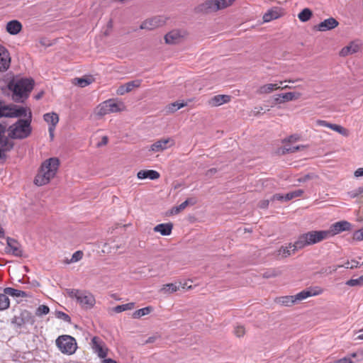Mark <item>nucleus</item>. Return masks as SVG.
I'll return each instance as SVG.
<instances>
[{
	"instance_id": "1",
	"label": "nucleus",
	"mask_w": 363,
	"mask_h": 363,
	"mask_svg": "<svg viewBox=\"0 0 363 363\" xmlns=\"http://www.w3.org/2000/svg\"><path fill=\"white\" fill-rule=\"evenodd\" d=\"M59 165V160L56 157L46 160L42 164L38 173L35 176L34 183L38 186H43L49 183L55 176Z\"/></svg>"
},
{
	"instance_id": "2",
	"label": "nucleus",
	"mask_w": 363,
	"mask_h": 363,
	"mask_svg": "<svg viewBox=\"0 0 363 363\" xmlns=\"http://www.w3.org/2000/svg\"><path fill=\"white\" fill-rule=\"evenodd\" d=\"M33 86L34 81L30 78L12 80L9 84V89L13 91V99L18 102H23L28 97Z\"/></svg>"
},
{
	"instance_id": "3",
	"label": "nucleus",
	"mask_w": 363,
	"mask_h": 363,
	"mask_svg": "<svg viewBox=\"0 0 363 363\" xmlns=\"http://www.w3.org/2000/svg\"><path fill=\"white\" fill-rule=\"evenodd\" d=\"M31 115L25 119H18L14 123L9 125L7 132L13 140H23L28 138L32 133Z\"/></svg>"
},
{
	"instance_id": "4",
	"label": "nucleus",
	"mask_w": 363,
	"mask_h": 363,
	"mask_svg": "<svg viewBox=\"0 0 363 363\" xmlns=\"http://www.w3.org/2000/svg\"><path fill=\"white\" fill-rule=\"evenodd\" d=\"M325 239H328V236L325 230H313L303 233L293 244V251L296 252L306 246L318 243Z\"/></svg>"
},
{
	"instance_id": "5",
	"label": "nucleus",
	"mask_w": 363,
	"mask_h": 363,
	"mask_svg": "<svg viewBox=\"0 0 363 363\" xmlns=\"http://www.w3.org/2000/svg\"><path fill=\"white\" fill-rule=\"evenodd\" d=\"M67 293L71 298H75L80 306L84 309H91L95 305V298L94 295L89 291L73 289H67Z\"/></svg>"
},
{
	"instance_id": "6",
	"label": "nucleus",
	"mask_w": 363,
	"mask_h": 363,
	"mask_svg": "<svg viewBox=\"0 0 363 363\" xmlns=\"http://www.w3.org/2000/svg\"><path fill=\"white\" fill-rule=\"evenodd\" d=\"M56 345L63 354H72L77 350V342L70 335H61L56 340Z\"/></svg>"
},
{
	"instance_id": "7",
	"label": "nucleus",
	"mask_w": 363,
	"mask_h": 363,
	"mask_svg": "<svg viewBox=\"0 0 363 363\" xmlns=\"http://www.w3.org/2000/svg\"><path fill=\"white\" fill-rule=\"evenodd\" d=\"M97 113H114L125 111V106L123 102L115 99L106 100L98 106Z\"/></svg>"
},
{
	"instance_id": "8",
	"label": "nucleus",
	"mask_w": 363,
	"mask_h": 363,
	"mask_svg": "<svg viewBox=\"0 0 363 363\" xmlns=\"http://www.w3.org/2000/svg\"><path fill=\"white\" fill-rule=\"evenodd\" d=\"M234 0H207L201 5V10L206 12H214L223 9L233 3Z\"/></svg>"
},
{
	"instance_id": "9",
	"label": "nucleus",
	"mask_w": 363,
	"mask_h": 363,
	"mask_svg": "<svg viewBox=\"0 0 363 363\" xmlns=\"http://www.w3.org/2000/svg\"><path fill=\"white\" fill-rule=\"evenodd\" d=\"M188 34L185 29H173L164 35V40L167 44H178L182 42Z\"/></svg>"
},
{
	"instance_id": "10",
	"label": "nucleus",
	"mask_w": 363,
	"mask_h": 363,
	"mask_svg": "<svg viewBox=\"0 0 363 363\" xmlns=\"http://www.w3.org/2000/svg\"><path fill=\"white\" fill-rule=\"evenodd\" d=\"M7 128L6 125L0 123V147L6 151L10 152L14 147V142L9 136V132L7 135H6Z\"/></svg>"
},
{
	"instance_id": "11",
	"label": "nucleus",
	"mask_w": 363,
	"mask_h": 363,
	"mask_svg": "<svg viewBox=\"0 0 363 363\" xmlns=\"http://www.w3.org/2000/svg\"><path fill=\"white\" fill-rule=\"evenodd\" d=\"M351 224L345 220L336 222L330 225L328 230H325L328 238L333 237L343 231L349 230L350 229Z\"/></svg>"
},
{
	"instance_id": "12",
	"label": "nucleus",
	"mask_w": 363,
	"mask_h": 363,
	"mask_svg": "<svg viewBox=\"0 0 363 363\" xmlns=\"http://www.w3.org/2000/svg\"><path fill=\"white\" fill-rule=\"evenodd\" d=\"M11 323L18 328H21L27 323L33 325L34 323V318L29 311L24 310L18 315H15Z\"/></svg>"
},
{
	"instance_id": "13",
	"label": "nucleus",
	"mask_w": 363,
	"mask_h": 363,
	"mask_svg": "<svg viewBox=\"0 0 363 363\" xmlns=\"http://www.w3.org/2000/svg\"><path fill=\"white\" fill-rule=\"evenodd\" d=\"M91 348L100 358H105L107 356L108 348L104 342L99 337L94 336L91 339Z\"/></svg>"
},
{
	"instance_id": "14",
	"label": "nucleus",
	"mask_w": 363,
	"mask_h": 363,
	"mask_svg": "<svg viewBox=\"0 0 363 363\" xmlns=\"http://www.w3.org/2000/svg\"><path fill=\"white\" fill-rule=\"evenodd\" d=\"M166 23V19L163 16H155L143 21L140 26V29L153 30L158 27L162 26Z\"/></svg>"
},
{
	"instance_id": "15",
	"label": "nucleus",
	"mask_w": 363,
	"mask_h": 363,
	"mask_svg": "<svg viewBox=\"0 0 363 363\" xmlns=\"http://www.w3.org/2000/svg\"><path fill=\"white\" fill-rule=\"evenodd\" d=\"M174 145V140L170 138H163L154 143L150 148L154 152H162Z\"/></svg>"
},
{
	"instance_id": "16",
	"label": "nucleus",
	"mask_w": 363,
	"mask_h": 363,
	"mask_svg": "<svg viewBox=\"0 0 363 363\" xmlns=\"http://www.w3.org/2000/svg\"><path fill=\"white\" fill-rule=\"evenodd\" d=\"M6 242L7 245L5 249L7 253L19 257L23 256V250L21 249V246L16 240L8 238Z\"/></svg>"
},
{
	"instance_id": "17",
	"label": "nucleus",
	"mask_w": 363,
	"mask_h": 363,
	"mask_svg": "<svg viewBox=\"0 0 363 363\" xmlns=\"http://www.w3.org/2000/svg\"><path fill=\"white\" fill-rule=\"evenodd\" d=\"M11 64V57L8 50L0 44V71H6Z\"/></svg>"
},
{
	"instance_id": "18",
	"label": "nucleus",
	"mask_w": 363,
	"mask_h": 363,
	"mask_svg": "<svg viewBox=\"0 0 363 363\" xmlns=\"http://www.w3.org/2000/svg\"><path fill=\"white\" fill-rule=\"evenodd\" d=\"M9 111V113H31L29 108L18 106L14 105L7 106L2 101L0 100V113H4V111Z\"/></svg>"
},
{
	"instance_id": "19",
	"label": "nucleus",
	"mask_w": 363,
	"mask_h": 363,
	"mask_svg": "<svg viewBox=\"0 0 363 363\" xmlns=\"http://www.w3.org/2000/svg\"><path fill=\"white\" fill-rule=\"evenodd\" d=\"M338 25V21L335 18L330 17L318 23L315 28L318 30L323 32L332 30L336 28Z\"/></svg>"
},
{
	"instance_id": "20",
	"label": "nucleus",
	"mask_w": 363,
	"mask_h": 363,
	"mask_svg": "<svg viewBox=\"0 0 363 363\" xmlns=\"http://www.w3.org/2000/svg\"><path fill=\"white\" fill-rule=\"evenodd\" d=\"M299 92H287L284 94H278L274 99L275 101L278 104L285 103L288 101H295L301 97Z\"/></svg>"
},
{
	"instance_id": "21",
	"label": "nucleus",
	"mask_w": 363,
	"mask_h": 363,
	"mask_svg": "<svg viewBox=\"0 0 363 363\" xmlns=\"http://www.w3.org/2000/svg\"><path fill=\"white\" fill-rule=\"evenodd\" d=\"M360 50V44L357 42H351L348 45L342 48L340 52V55L345 57L350 55L357 53Z\"/></svg>"
},
{
	"instance_id": "22",
	"label": "nucleus",
	"mask_w": 363,
	"mask_h": 363,
	"mask_svg": "<svg viewBox=\"0 0 363 363\" xmlns=\"http://www.w3.org/2000/svg\"><path fill=\"white\" fill-rule=\"evenodd\" d=\"M44 120L49 124V134L51 140L54 138L55 127L59 122L58 115H43Z\"/></svg>"
},
{
	"instance_id": "23",
	"label": "nucleus",
	"mask_w": 363,
	"mask_h": 363,
	"mask_svg": "<svg viewBox=\"0 0 363 363\" xmlns=\"http://www.w3.org/2000/svg\"><path fill=\"white\" fill-rule=\"evenodd\" d=\"M173 224L172 223H161L154 228V231L160 233L162 235H169L172 233Z\"/></svg>"
},
{
	"instance_id": "24",
	"label": "nucleus",
	"mask_w": 363,
	"mask_h": 363,
	"mask_svg": "<svg viewBox=\"0 0 363 363\" xmlns=\"http://www.w3.org/2000/svg\"><path fill=\"white\" fill-rule=\"evenodd\" d=\"M160 173L155 170H140L138 172L137 177L139 179H157L160 177Z\"/></svg>"
},
{
	"instance_id": "25",
	"label": "nucleus",
	"mask_w": 363,
	"mask_h": 363,
	"mask_svg": "<svg viewBox=\"0 0 363 363\" xmlns=\"http://www.w3.org/2000/svg\"><path fill=\"white\" fill-rule=\"evenodd\" d=\"M21 23L16 20L11 21L6 25V31L11 35L18 34L21 30Z\"/></svg>"
},
{
	"instance_id": "26",
	"label": "nucleus",
	"mask_w": 363,
	"mask_h": 363,
	"mask_svg": "<svg viewBox=\"0 0 363 363\" xmlns=\"http://www.w3.org/2000/svg\"><path fill=\"white\" fill-rule=\"evenodd\" d=\"M231 97L229 95L220 94L213 96L209 101L210 104L213 106H218L225 103L230 101Z\"/></svg>"
},
{
	"instance_id": "27",
	"label": "nucleus",
	"mask_w": 363,
	"mask_h": 363,
	"mask_svg": "<svg viewBox=\"0 0 363 363\" xmlns=\"http://www.w3.org/2000/svg\"><path fill=\"white\" fill-rule=\"evenodd\" d=\"M277 89H280V86L278 84H266L259 86L257 92L259 94H266Z\"/></svg>"
},
{
	"instance_id": "28",
	"label": "nucleus",
	"mask_w": 363,
	"mask_h": 363,
	"mask_svg": "<svg viewBox=\"0 0 363 363\" xmlns=\"http://www.w3.org/2000/svg\"><path fill=\"white\" fill-rule=\"evenodd\" d=\"M180 289V286H177V283H169L164 284L160 289V292L162 294H169L177 291Z\"/></svg>"
},
{
	"instance_id": "29",
	"label": "nucleus",
	"mask_w": 363,
	"mask_h": 363,
	"mask_svg": "<svg viewBox=\"0 0 363 363\" xmlns=\"http://www.w3.org/2000/svg\"><path fill=\"white\" fill-rule=\"evenodd\" d=\"M4 292L5 293L6 296H11L13 297H23L26 298L28 296V294L26 292L21 290H18L11 287H6L4 289Z\"/></svg>"
},
{
	"instance_id": "30",
	"label": "nucleus",
	"mask_w": 363,
	"mask_h": 363,
	"mask_svg": "<svg viewBox=\"0 0 363 363\" xmlns=\"http://www.w3.org/2000/svg\"><path fill=\"white\" fill-rule=\"evenodd\" d=\"M153 311L152 306H147L134 311L132 318L135 319L140 318L143 316L150 314Z\"/></svg>"
},
{
	"instance_id": "31",
	"label": "nucleus",
	"mask_w": 363,
	"mask_h": 363,
	"mask_svg": "<svg viewBox=\"0 0 363 363\" xmlns=\"http://www.w3.org/2000/svg\"><path fill=\"white\" fill-rule=\"evenodd\" d=\"M294 247L293 244H289L288 246L284 247L282 246L278 251H277V256H281V257H286L288 256H290L291 253H294L295 252L293 251Z\"/></svg>"
},
{
	"instance_id": "32",
	"label": "nucleus",
	"mask_w": 363,
	"mask_h": 363,
	"mask_svg": "<svg viewBox=\"0 0 363 363\" xmlns=\"http://www.w3.org/2000/svg\"><path fill=\"white\" fill-rule=\"evenodd\" d=\"M280 16V13L277 9H272L268 11L263 16L264 22H269L274 19H277Z\"/></svg>"
},
{
	"instance_id": "33",
	"label": "nucleus",
	"mask_w": 363,
	"mask_h": 363,
	"mask_svg": "<svg viewBox=\"0 0 363 363\" xmlns=\"http://www.w3.org/2000/svg\"><path fill=\"white\" fill-rule=\"evenodd\" d=\"M189 203H191V204H194L195 202L193 201L192 199H186L185 201L182 202L180 205L173 207L171 210V213L172 214H178L182 211L185 209Z\"/></svg>"
},
{
	"instance_id": "34",
	"label": "nucleus",
	"mask_w": 363,
	"mask_h": 363,
	"mask_svg": "<svg viewBox=\"0 0 363 363\" xmlns=\"http://www.w3.org/2000/svg\"><path fill=\"white\" fill-rule=\"evenodd\" d=\"M135 307V303L130 302L123 305H118L113 308L115 313H119L125 311L132 310Z\"/></svg>"
},
{
	"instance_id": "35",
	"label": "nucleus",
	"mask_w": 363,
	"mask_h": 363,
	"mask_svg": "<svg viewBox=\"0 0 363 363\" xmlns=\"http://www.w3.org/2000/svg\"><path fill=\"white\" fill-rule=\"evenodd\" d=\"M186 105V104H185L184 102L175 101L174 103L169 104L167 106V113H174V112L177 111V110H179V108L185 106Z\"/></svg>"
},
{
	"instance_id": "36",
	"label": "nucleus",
	"mask_w": 363,
	"mask_h": 363,
	"mask_svg": "<svg viewBox=\"0 0 363 363\" xmlns=\"http://www.w3.org/2000/svg\"><path fill=\"white\" fill-rule=\"evenodd\" d=\"M328 128L335 132H337L338 133L341 134L343 136L347 137L349 135L348 130L340 125L330 123V125H328Z\"/></svg>"
},
{
	"instance_id": "37",
	"label": "nucleus",
	"mask_w": 363,
	"mask_h": 363,
	"mask_svg": "<svg viewBox=\"0 0 363 363\" xmlns=\"http://www.w3.org/2000/svg\"><path fill=\"white\" fill-rule=\"evenodd\" d=\"M312 16V11L309 9H303L298 15L299 20L302 22L308 21Z\"/></svg>"
},
{
	"instance_id": "38",
	"label": "nucleus",
	"mask_w": 363,
	"mask_h": 363,
	"mask_svg": "<svg viewBox=\"0 0 363 363\" xmlns=\"http://www.w3.org/2000/svg\"><path fill=\"white\" fill-rule=\"evenodd\" d=\"M10 306V301L5 293L0 294V311L7 309Z\"/></svg>"
},
{
	"instance_id": "39",
	"label": "nucleus",
	"mask_w": 363,
	"mask_h": 363,
	"mask_svg": "<svg viewBox=\"0 0 363 363\" xmlns=\"http://www.w3.org/2000/svg\"><path fill=\"white\" fill-rule=\"evenodd\" d=\"M362 264H360L359 262L356 260H352L351 262L347 261L345 262L343 265H339L337 267H336L334 270H336L337 268L340 267H345L346 269H354V268H359L360 267Z\"/></svg>"
},
{
	"instance_id": "40",
	"label": "nucleus",
	"mask_w": 363,
	"mask_h": 363,
	"mask_svg": "<svg viewBox=\"0 0 363 363\" xmlns=\"http://www.w3.org/2000/svg\"><path fill=\"white\" fill-rule=\"evenodd\" d=\"M141 84V80L140 79H135L130 82H128L125 84H124L126 90L128 92H130L132 90H133L135 88H138Z\"/></svg>"
},
{
	"instance_id": "41",
	"label": "nucleus",
	"mask_w": 363,
	"mask_h": 363,
	"mask_svg": "<svg viewBox=\"0 0 363 363\" xmlns=\"http://www.w3.org/2000/svg\"><path fill=\"white\" fill-rule=\"evenodd\" d=\"M281 274V270L279 269H269L265 272L263 273L262 276L264 278H272V277H276L277 276H279Z\"/></svg>"
},
{
	"instance_id": "42",
	"label": "nucleus",
	"mask_w": 363,
	"mask_h": 363,
	"mask_svg": "<svg viewBox=\"0 0 363 363\" xmlns=\"http://www.w3.org/2000/svg\"><path fill=\"white\" fill-rule=\"evenodd\" d=\"M303 191L301 189H296L295 191L289 192L284 196V201H286L291 200L294 198L299 197L303 194Z\"/></svg>"
},
{
	"instance_id": "43",
	"label": "nucleus",
	"mask_w": 363,
	"mask_h": 363,
	"mask_svg": "<svg viewBox=\"0 0 363 363\" xmlns=\"http://www.w3.org/2000/svg\"><path fill=\"white\" fill-rule=\"evenodd\" d=\"M350 286H363V274L357 279H351L346 282Z\"/></svg>"
},
{
	"instance_id": "44",
	"label": "nucleus",
	"mask_w": 363,
	"mask_h": 363,
	"mask_svg": "<svg viewBox=\"0 0 363 363\" xmlns=\"http://www.w3.org/2000/svg\"><path fill=\"white\" fill-rule=\"evenodd\" d=\"M280 302L286 306H291L296 303L294 296H287L281 298Z\"/></svg>"
},
{
	"instance_id": "45",
	"label": "nucleus",
	"mask_w": 363,
	"mask_h": 363,
	"mask_svg": "<svg viewBox=\"0 0 363 363\" xmlns=\"http://www.w3.org/2000/svg\"><path fill=\"white\" fill-rule=\"evenodd\" d=\"M310 297V294L307 291V290H303L297 294L294 295V299L296 303L298 301H303L307 298Z\"/></svg>"
},
{
	"instance_id": "46",
	"label": "nucleus",
	"mask_w": 363,
	"mask_h": 363,
	"mask_svg": "<svg viewBox=\"0 0 363 363\" xmlns=\"http://www.w3.org/2000/svg\"><path fill=\"white\" fill-rule=\"evenodd\" d=\"M310 294V297L313 296H318L323 293V290L319 286L310 287L306 289Z\"/></svg>"
},
{
	"instance_id": "47",
	"label": "nucleus",
	"mask_w": 363,
	"mask_h": 363,
	"mask_svg": "<svg viewBox=\"0 0 363 363\" xmlns=\"http://www.w3.org/2000/svg\"><path fill=\"white\" fill-rule=\"evenodd\" d=\"M50 312V308L45 305H40L36 310V315L38 316H42L46 315Z\"/></svg>"
},
{
	"instance_id": "48",
	"label": "nucleus",
	"mask_w": 363,
	"mask_h": 363,
	"mask_svg": "<svg viewBox=\"0 0 363 363\" xmlns=\"http://www.w3.org/2000/svg\"><path fill=\"white\" fill-rule=\"evenodd\" d=\"M83 257V252L80 250L76 251L72 256V258L67 263H74L82 259Z\"/></svg>"
},
{
	"instance_id": "49",
	"label": "nucleus",
	"mask_w": 363,
	"mask_h": 363,
	"mask_svg": "<svg viewBox=\"0 0 363 363\" xmlns=\"http://www.w3.org/2000/svg\"><path fill=\"white\" fill-rule=\"evenodd\" d=\"M352 238L354 240L362 241L363 240V228L356 230L353 233Z\"/></svg>"
},
{
	"instance_id": "50",
	"label": "nucleus",
	"mask_w": 363,
	"mask_h": 363,
	"mask_svg": "<svg viewBox=\"0 0 363 363\" xmlns=\"http://www.w3.org/2000/svg\"><path fill=\"white\" fill-rule=\"evenodd\" d=\"M56 316L58 318L62 319L67 323L71 322V318L67 313H65L62 311H57L56 313Z\"/></svg>"
},
{
	"instance_id": "51",
	"label": "nucleus",
	"mask_w": 363,
	"mask_h": 363,
	"mask_svg": "<svg viewBox=\"0 0 363 363\" xmlns=\"http://www.w3.org/2000/svg\"><path fill=\"white\" fill-rule=\"evenodd\" d=\"M234 333L237 337H240L245 333V328L242 325H237L235 328Z\"/></svg>"
},
{
	"instance_id": "52",
	"label": "nucleus",
	"mask_w": 363,
	"mask_h": 363,
	"mask_svg": "<svg viewBox=\"0 0 363 363\" xmlns=\"http://www.w3.org/2000/svg\"><path fill=\"white\" fill-rule=\"evenodd\" d=\"M301 149L300 146H292V147H284L282 149V153L286 154L289 152H296Z\"/></svg>"
},
{
	"instance_id": "53",
	"label": "nucleus",
	"mask_w": 363,
	"mask_h": 363,
	"mask_svg": "<svg viewBox=\"0 0 363 363\" xmlns=\"http://www.w3.org/2000/svg\"><path fill=\"white\" fill-rule=\"evenodd\" d=\"M76 80H77V84L81 87H84L90 84V81L86 79L77 78Z\"/></svg>"
},
{
	"instance_id": "54",
	"label": "nucleus",
	"mask_w": 363,
	"mask_h": 363,
	"mask_svg": "<svg viewBox=\"0 0 363 363\" xmlns=\"http://www.w3.org/2000/svg\"><path fill=\"white\" fill-rule=\"evenodd\" d=\"M116 93L118 95H124L128 92L126 90L125 85L122 84L117 89Z\"/></svg>"
},
{
	"instance_id": "55",
	"label": "nucleus",
	"mask_w": 363,
	"mask_h": 363,
	"mask_svg": "<svg viewBox=\"0 0 363 363\" xmlns=\"http://www.w3.org/2000/svg\"><path fill=\"white\" fill-rule=\"evenodd\" d=\"M335 363H354L350 357H345L338 360L335 361Z\"/></svg>"
},
{
	"instance_id": "56",
	"label": "nucleus",
	"mask_w": 363,
	"mask_h": 363,
	"mask_svg": "<svg viewBox=\"0 0 363 363\" xmlns=\"http://www.w3.org/2000/svg\"><path fill=\"white\" fill-rule=\"evenodd\" d=\"M108 137L104 135L102 137L101 140L97 143L96 146L98 147H100L104 145H106L108 143Z\"/></svg>"
},
{
	"instance_id": "57",
	"label": "nucleus",
	"mask_w": 363,
	"mask_h": 363,
	"mask_svg": "<svg viewBox=\"0 0 363 363\" xmlns=\"http://www.w3.org/2000/svg\"><path fill=\"white\" fill-rule=\"evenodd\" d=\"M272 200L284 201V196L279 194H277L272 197Z\"/></svg>"
},
{
	"instance_id": "58",
	"label": "nucleus",
	"mask_w": 363,
	"mask_h": 363,
	"mask_svg": "<svg viewBox=\"0 0 363 363\" xmlns=\"http://www.w3.org/2000/svg\"><path fill=\"white\" fill-rule=\"evenodd\" d=\"M355 177H359L363 176V167L358 168L354 173Z\"/></svg>"
},
{
	"instance_id": "59",
	"label": "nucleus",
	"mask_w": 363,
	"mask_h": 363,
	"mask_svg": "<svg viewBox=\"0 0 363 363\" xmlns=\"http://www.w3.org/2000/svg\"><path fill=\"white\" fill-rule=\"evenodd\" d=\"M269 203V201L268 200H264L259 203V206L262 208H266L268 207Z\"/></svg>"
},
{
	"instance_id": "60",
	"label": "nucleus",
	"mask_w": 363,
	"mask_h": 363,
	"mask_svg": "<svg viewBox=\"0 0 363 363\" xmlns=\"http://www.w3.org/2000/svg\"><path fill=\"white\" fill-rule=\"evenodd\" d=\"M6 152H8L0 147V160H5L6 158Z\"/></svg>"
},
{
	"instance_id": "61",
	"label": "nucleus",
	"mask_w": 363,
	"mask_h": 363,
	"mask_svg": "<svg viewBox=\"0 0 363 363\" xmlns=\"http://www.w3.org/2000/svg\"><path fill=\"white\" fill-rule=\"evenodd\" d=\"M330 123H328L325 121H321V120L317 121V124L322 125V126L328 127V125H330Z\"/></svg>"
},
{
	"instance_id": "62",
	"label": "nucleus",
	"mask_w": 363,
	"mask_h": 363,
	"mask_svg": "<svg viewBox=\"0 0 363 363\" xmlns=\"http://www.w3.org/2000/svg\"><path fill=\"white\" fill-rule=\"evenodd\" d=\"M299 139V137L296 135H291L288 139V142L296 141Z\"/></svg>"
},
{
	"instance_id": "63",
	"label": "nucleus",
	"mask_w": 363,
	"mask_h": 363,
	"mask_svg": "<svg viewBox=\"0 0 363 363\" xmlns=\"http://www.w3.org/2000/svg\"><path fill=\"white\" fill-rule=\"evenodd\" d=\"M358 333L359 335H357V337L355 338L356 340H363V329L362 330H359L358 331Z\"/></svg>"
},
{
	"instance_id": "64",
	"label": "nucleus",
	"mask_w": 363,
	"mask_h": 363,
	"mask_svg": "<svg viewBox=\"0 0 363 363\" xmlns=\"http://www.w3.org/2000/svg\"><path fill=\"white\" fill-rule=\"evenodd\" d=\"M102 363H117V362L113 359L108 358V359H104L102 361Z\"/></svg>"
}]
</instances>
